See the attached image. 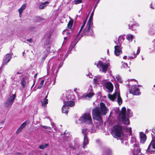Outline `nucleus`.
Listing matches in <instances>:
<instances>
[{"mask_svg":"<svg viewBox=\"0 0 155 155\" xmlns=\"http://www.w3.org/2000/svg\"><path fill=\"white\" fill-rule=\"evenodd\" d=\"M63 104L65 106L69 107H72L74 106L75 102L74 101H64Z\"/></svg>","mask_w":155,"mask_h":155,"instance_id":"f8f14e48","label":"nucleus"},{"mask_svg":"<svg viewBox=\"0 0 155 155\" xmlns=\"http://www.w3.org/2000/svg\"><path fill=\"white\" fill-rule=\"evenodd\" d=\"M49 2L48 1H45V2H42L39 6V8L40 9H42L44 8L45 7L47 6L46 4H48Z\"/></svg>","mask_w":155,"mask_h":155,"instance_id":"412c9836","label":"nucleus"},{"mask_svg":"<svg viewBox=\"0 0 155 155\" xmlns=\"http://www.w3.org/2000/svg\"><path fill=\"white\" fill-rule=\"evenodd\" d=\"M37 75V74H36L34 75V77H35Z\"/></svg>","mask_w":155,"mask_h":155,"instance_id":"603ef678","label":"nucleus"},{"mask_svg":"<svg viewBox=\"0 0 155 155\" xmlns=\"http://www.w3.org/2000/svg\"><path fill=\"white\" fill-rule=\"evenodd\" d=\"M26 124H27V123L26 122H24L21 125V127H22V128L23 129V128H24L25 127Z\"/></svg>","mask_w":155,"mask_h":155,"instance_id":"72a5a7b5","label":"nucleus"},{"mask_svg":"<svg viewBox=\"0 0 155 155\" xmlns=\"http://www.w3.org/2000/svg\"><path fill=\"white\" fill-rule=\"evenodd\" d=\"M16 96V95L15 94L10 96L5 102V106L7 107L10 106L13 103Z\"/></svg>","mask_w":155,"mask_h":155,"instance_id":"1a4fd4ad","label":"nucleus"},{"mask_svg":"<svg viewBox=\"0 0 155 155\" xmlns=\"http://www.w3.org/2000/svg\"><path fill=\"white\" fill-rule=\"evenodd\" d=\"M68 107L65 106H64V104L62 108V113L67 114L68 113Z\"/></svg>","mask_w":155,"mask_h":155,"instance_id":"5701e85b","label":"nucleus"},{"mask_svg":"<svg viewBox=\"0 0 155 155\" xmlns=\"http://www.w3.org/2000/svg\"><path fill=\"white\" fill-rule=\"evenodd\" d=\"M122 53V50L120 46L116 45L114 47V53L116 56L120 55Z\"/></svg>","mask_w":155,"mask_h":155,"instance_id":"2eb2a0df","label":"nucleus"},{"mask_svg":"<svg viewBox=\"0 0 155 155\" xmlns=\"http://www.w3.org/2000/svg\"><path fill=\"white\" fill-rule=\"evenodd\" d=\"M110 65L109 63L104 64L102 61H99L97 66L98 67L99 65L102 68V72L106 73Z\"/></svg>","mask_w":155,"mask_h":155,"instance_id":"6e6552de","label":"nucleus"},{"mask_svg":"<svg viewBox=\"0 0 155 155\" xmlns=\"http://www.w3.org/2000/svg\"><path fill=\"white\" fill-rule=\"evenodd\" d=\"M103 155H112V151L109 148H105L103 151Z\"/></svg>","mask_w":155,"mask_h":155,"instance_id":"6ab92c4d","label":"nucleus"},{"mask_svg":"<svg viewBox=\"0 0 155 155\" xmlns=\"http://www.w3.org/2000/svg\"><path fill=\"white\" fill-rule=\"evenodd\" d=\"M133 145H134V147H135V148H139V144L138 143H136L134 144Z\"/></svg>","mask_w":155,"mask_h":155,"instance_id":"4c0bfd02","label":"nucleus"},{"mask_svg":"<svg viewBox=\"0 0 155 155\" xmlns=\"http://www.w3.org/2000/svg\"><path fill=\"white\" fill-rule=\"evenodd\" d=\"M117 102L118 104L119 105H121L122 103V100L121 97H120V93L119 92L117 94Z\"/></svg>","mask_w":155,"mask_h":155,"instance_id":"b1692460","label":"nucleus"},{"mask_svg":"<svg viewBox=\"0 0 155 155\" xmlns=\"http://www.w3.org/2000/svg\"><path fill=\"white\" fill-rule=\"evenodd\" d=\"M26 6V4H23L21 7L18 9V11L20 14L21 13L23 10L25 9Z\"/></svg>","mask_w":155,"mask_h":155,"instance_id":"393cba45","label":"nucleus"},{"mask_svg":"<svg viewBox=\"0 0 155 155\" xmlns=\"http://www.w3.org/2000/svg\"><path fill=\"white\" fill-rule=\"evenodd\" d=\"M73 2H74V4L76 5L79 4L82 2L81 0H74Z\"/></svg>","mask_w":155,"mask_h":155,"instance_id":"2f4dec72","label":"nucleus"},{"mask_svg":"<svg viewBox=\"0 0 155 155\" xmlns=\"http://www.w3.org/2000/svg\"><path fill=\"white\" fill-rule=\"evenodd\" d=\"M82 29L80 28V30L79 31V32H78V35L80 34V33L81 32V31H82Z\"/></svg>","mask_w":155,"mask_h":155,"instance_id":"09e8293b","label":"nucleus"},{"mask_svg":"<svg viewBox=\"0 0 155 155\" xmlns=\"http://www.w3.org/2000/svg\"><path fill=\"white\" fill-rule=\"evenodd\" d=\"M132 54H135V52H133L132 53Z\"/></svg>","mask_w":155,"mask_h":155,"instance_id":"5fc2aeb1","label":"nucleus"},{"mask_svg":"<svg viewBox=\"0 0 155 155\" xmlns=\"http://www.w3.org/2000/svg\"><path fill=\"white\" fill-rule=\"evenodd\" d=\"M91 25L87 24L86 25L84 29L83 34L84 35L87 36H91L94 33L92 30L91 29Z\"/></svg>","mask_w":155,"mask_h":155,"instance_id":"39448f33","label":"nucleus"},{"mask_svg":"<svg viewBox=\"0 0 155 155\" xmlns=\"http://www.w3.org/2000/svg\"><path fill=\"white\" fill-rule=\"evenodd\" d=\"M120 115H121L122 121L124 124L126 125H129L130 124V121L128 119L126 118V108L125 107H123L121 109V114L119 113Z\"/></svg>","mask_w":155,"mask_h":155,"instance_id":"20e7f679","label":"nucleus"},{"mask_svg":"<svg viewBox=\"0 0 155 155\" xmlns=\"http://www.w3.org/2000/svg\"><path fill=\"white\" fill-rule=\"evenodd\" d=\"M116 78L118 81H119V80H120V78L119 76H117L116 77Z\"/></svg>","mask_w":155,"mask_h":155,"instance_id":"37998d69","label":"nucleus"},{"mask_svg":"<svg viewBox=\"0 0 155 155\" xmlns=\"http://www.w3.org/2000/svg\"><path fill=\"white\" fill-rule=\"evenodd\" d=\"M45 155H48V154H46H46H45Z\"/></svg>","mask_w":155,"mask_h":155,"instance_id":"052dcab7","label":"nucleus"},{"mask_svg":"<svg viewBox=\"0 0 155 155\" xmlns=\"http://www.w3.org/2000/svg\"><path fill=\"white\" fill-rule=\"evenodd\" d=\"M87 18H88V16H87V18H86V20H84V21H83V24L82 25H85L86 23V22L87 21Z\"/></svg>","mask_w":155,"mask_h":155,"instance_id":"58836bf2","label":"nucleus"},{"mask_svg":"<svg viewBox=\"0 0 155 155\" xmlns=\"http://www.w3.org/2000/svg\"><path fill=\"white\" fill-rule=\"evenodd\" d=\"M123 59H127V56H124V57H123Z\"/></svg>","mask_w":155,"mask_h":155,"instance_id":"de8ad7c7","label":"nucleus"},{"mask_svg":"<svg viewBox=\"0 0 155 155\" xmlns=\"http://www.w3.org/2000/svg\"><path fill=\"white\" fill-rule=\"evenodd\" d=\"M22 129V127H19L17 130L16 132V133L17 134H18L20 132H21V131Z\"/></svg>","mask_w":155,"mask_h":155,"instance_id":"473e14b6","label":"nucleus"},{"mask_svg":"<svg viewBox=\"0 0 155 155\" xmlns=\"http://www.w3.org/2000/svg\"><path fill=\"white\" fill-rule=\"evenodd\" d=\"M12 58V55L10 54H6L4 59V62L3 65H5L8 63Z\"/></svg>","mask_w":155,"mask_h":155,"instance_id":"dca6fc26","label":"nucleus"},{"mask_svg":"<svg viewBox=\"0 0 155 155\" xmlns=\"http://www.w3.org/2000/svg\"><path fill=\"white\" fill-rule=\"evenodd\" d=\"M132 25V24L131 25H128V26L129 27V28L130 29H132V27H133V25Z\"/></svg>","mask_w":155,"mask_h":155,"instance_id":"a19ab883","label":"nucleus"},{"mask_svg":"<svg viewBox=\"0 0 155 155\" xmlns=\"http://www.w3.org/2000/svg\"><path fill=\"white\" fill-rule=\"evenodd\" d=\"M21 83V86H22L23 87V88H25V80L24 78H22Z\"/></svg>","mask_w":155,"mask_h":155,"instance_id":"c756f323","label":"nucleus"},{"mask_svg":"<svg viewBox=\"0 0 155 155\" xmlns=\"http://www.w3.org/2000/svg\"><path fill=\"white\" fill-rule=\"evenodd\" d=\"M93 15H94V10L91 13L90 15V18L88 20V21H87V24L91 25L92 21V20Z\"/></svg>","mask_w":155,"mask_h":155,"instance_id":"a878e982","label":"nucleus"},{"mask_svg":"<svg viewBox=\"0 0 155 155\" xmlns=\"http://www.w3.org/2000/svg\"><path fill=\"white\" fill-rule=\"evenodd\" d=\"M125 64H126V65L127 64V63H125Z\"/></svg>","mask_w":155,"mask_h":155,"instance_id":"13d9d810","label":"nucleus"},{"mask_svg":"<svg viewBox=\"0 0 155 155\" xmlns=\"http://www.w3.org/2000/svg\"><path fill=\"white\" fill-rule=\"evenodd\" d=\"M152 140L147 148V150L149 152H155V135L152 134Z\"/></svg>","mask_w":155,"mask_h":155,"instance_id":"0eeeda50","label":"nucleus"},{"mask_svg":"<svg viewBox=\"0 0 155 155\" xmlns=\"http://www.w3.org/2000/svg\"><path fill=\"white\" fill-rule=\"evenodd\" d=\"M86 129H82V133L84 135V134L85 133H87V135L88 134V133L86 132Z\"/></svg>","mask_w":155,"mask_h":155,"instance_id":"e433bc0d","label":"nucleus"},{"mask_svg":"<svg viewBox=\"0 0 155 155\" xmlns=\"http://www.w3.org/2000/svg\"><path fill=\"white\" fill-rule=\"evenodd\" d=\"M43 127L44 129H49V128H50V127H47V126H43Z\"/></svg>","mask_w":155,"mask_h":155,"instance_id":"c03bdc74","label":"nucleus"},{"mask_svg":"<svg viewBox=\"0 0 155 155\" xmlns=\"http://www.w3.org/2000/svg\"><path fill=\"white\" fill-rule=\"evenodd\" d=\"M26 41L29 42L30 43H31L32 41V38H30L29 39H27Z\"/></svg>","mask_w":155,"mask_h":155,"instance_id":"ea45409f","label":"nucleus"},{"mask_svg":"<svg viewBox=\"0 0 155 155\" xmlns=\"http://www.w3.org/2000/svg\"><path fill=\"white\" fill-rule=\"evenodd\" d=\"M74 20L72 19L70 20L68 22L67 25V28L70 29L72 30V27L73 25ZM72 31V30H71Z\"/></svg>","mask_w":155,"mask_h":155,"instance_id":"4be33fe9","label":"nucleus"},{"mask_svg":"<svg viewBox=\"0 0 155 155\" xmlns=\"http://www.w3.org/2000/svg\"><path fill=\"white\" fill-rule=\"evenodd\" d=\"M129 88V93L134 95H140L141 93L139 89L136 86H130Z\"/></svg>","mask_w":155,"mask_h":155,"instance_id":"423d86ee","label":"nucleus"},{"mask_svg":"<svg viewBox=\"0 0 155 155\" xmlns=\"http://www.w3.org/2000/svg\"><path fill=\"white\" fill-rule=\"evenodd\" d=\"M136 141V139L135 137H133L131 138V140L130 141V143H133Z\"/></svg>","mask_w":155,"mask_h":155,"instance_id":"c9c22d12","label":"nucleus"},{"mask_svg":"<svg viewBox=\"0 0 155 155\" xmlns=\"http://www.w3.org/2000/svg\"><path fill=\"white\" fill-rule=\"evenodd\" d=\"M130 134H131V130H130Z\"/></svg>","mask_w":155,"mask_h":155,"instance_id":"4d7b16f0","label":"nucleus"},{"mask_svg":"<svg viewBox=\"0 0 155 155\" xmlns=\"http://www.w3.org/2000/svg\"><path fill=\"white\" fill-rule=\"evenodd\" d=\"M89 140L87 136V134H84V141L83 142L82 147L84 149L85 148V147L88 144Z\"/></svg>","mask_w":155,"mask_h":155,"instance_id":"4468645a","label":"nucleus"},{"mask_svg":"<svg viewBox=\"0 0 155 155\" xmlns=\"http://www.w3.org/2000/svg\"><path fill=\"white\" fill-rule=\"evenodd\" d=\"M127 39L129 40L132 41L133 39V36L131 35H129L127 36Z\"/></svg>","mask_w":155,"mask_h":155,"instance_id":"7c9ffc66","label":"nucleus"},{"mask_svg":"<svg viewBox=\"0 0 155 155\" xmlns=\"http://www.w3.org/2000/svg\"><path fill=\"white\" fill-rule=\"evenodd\" d=\"M140 52V50L139 49H138L137 52L136 54H135L134 56L132 57L133 58H135L136 57V56L139 54Z\"/></svg>","mask_w":155,"mask_h":155,"instance_id":"f704fd0d","label":"nucleus"},{"mask_svg":"<svg viewBox=\"0 0 155 155\" xmlns=\"http://www.w3.org/2000/svg\"><path fill=\"white\" fill-rule=\"evenodd\" d=\"M154 87H155V85H154Z\"/></svg>","mask_w":155,"mask_h":155,"instance_id":"680f3d73","label":"nucleus"},{"mask_svg":"<svg viewBox=\"0 0 155 155\" xmlns=\"http://www.w3.org/2000/svg\"><path fill=\"white\" fill-rule=\"evenodd\" d=\"M92 114L94 119L99 122H101L102 121L99 107H97L93 108L92 110Z\"/></svg>","mask_w":155,"mask_h":155,"instance_id":"f03ea898","label":"nucleus"},{"mask_svg":"<svg viewBox=\"0 0 155 155\" xmlns=\"http://www.w3.org/2000/svg\"><path fill=\"white\" fill-rule=\"evenodd\" d=\"M49 144L48 143H45L44 144H42L40 145L39 146V147L40 149H43L47 147L48 146Z\"/></svg>","mask_w":155,"mask_h":155,"instance_id":"cd10ccee","label":"nucleus"},{"mask_svg":"<svg viewBox=\"0 0 155 155\" xmlns=\"http://www.w3.org/2000/svg\"><path fill=\"white\" fill-rule=\"evenodd\" d=\"M63 63H60L58 65V69L60 68L62 66V65Z\"/></svg>","mask_w":155,"mask_h":155,"instance_id":"a18cd8bd","label":"nucleus"},{"mask_svg":"<svg viewBox=\"0 0 155 155\" xmlns=\"http://www.w3.org/2000/svg\"><path fill=\"white\" fill-rule=\"evenodd\" d=\"M140 143H144L147 139V136L143 132H140Z\"/></svg>","mask_w":155,"mask_h":155,"instance_id":"ddd939ff","label":"nucleus"},{"mask_svg":"<svg viewBox=\"0 0 155 155\" xmlns=\"http://www.w3.org/2000/svg\"><path fill=\"white\" fill-rule=\"evenodd\" d=\"M105 87L108 90L109 92H112L114 89V86L112 83L109 81H107L105 83Z\"/></svg>","mask_w":155,"mask_h":155,"instance_id":"9d476101","label":"nucleus"},{"mask_svg":"<svg viewBox=\"0 0 155 155\" xmlns=\"http://www.w3.org/2000/svg\"><path fill=\"white\" fill-rule=\"evenodd\" d=\"M151 131L154 134H155V127H154L152 129Z\"/></svg>","mask_w":155,"mask_h":155,"instance_id":"79ce46f5","label":"nucleus"},{"mask_svg":"<svg viewBox=\"0 0 155 155\" xmlns=\"http://www.w3.org/2000/svg\"><path fill=\"white\" fill-rule=\"evenodd\" d=\"M141 149L140 148H135L133 150V155H140Z\"/></svg>","mask_w":155,"mask_h":155,"instance_id":"aec40b11","label":"nucleus"},{"mask_svg":"<svg viewBox=\"0 0 155 155\" xmlns=\"http://www.w3.org/2000/svg\"><path fill=\"white\" fill-rule=\"evenodd\" d=\"M44 81V80L41 81L39 85L37 87V89H40L43 87Z\"/></svg>","mask_w":155,"mask_h":155,"instance_id":"c85d7f7f","label":"nucleus"},{"mask_svg":"<svg viewBox=\"0 0 155 155\" xmlns=\"http://www.w3.org/2000/svg\"><path fill=\"white\" fill-rule=\"evenodd\" d=\"M21 74V73H20L19 72H18L17 73V74Z\"/></svg>","mask_w":155,"mask_h":155,"instance_id":"8fccbe9b","label":"nucleus"},{"mask_svg":"<svg viewBox=\"0 0 155 155\" xmlns=\"http://www.w3.org/2000/svg\"><path fill=\"white\" fill-rule=\"evenodd\" d=\"M84 25H82L81 27V28L83 29V28H84Z\"/></svg>","mask_w":155,"mask_h":155,"instance_id":"49530a36","label":"nucleus"},{"mask_svg":"<svg viewBox=\"0 0 155 155\" xmlns=\"http://www.w3.org/2000/svg\"><path fill=\"white\" fill-rule=\"evenodd\" d=\"M95 94L93 92H90L89 93L87 94L85 96V98H91L92 96H94Z\"/></svg>","mask_w":155,"mask_h":155,"instance_id":"bb28decb","label":"nucleus"},{"mask_svg":"<svg viewBox=\"0 0 155 155\" xmlns=\"http://www.w3.org/2000/svg\"><path fill=\"white\" fill-rule=\"evenodd\" d=\"M118 93L117 92H115L112 95L109 94L108 95V98L113 101H114L116 99Z\"/></svg>","mask_w":155,"mask_h":155,"instance_id":"f3484780","label":"nucleus"},{"mask_svg":"<svg viewBox=\"0 0 155 155\" xmlns=\"http://www.w3.org/2000/svg\"><path fill=\"white\" fill-rule=\"evenodd\" d=\"M97 6V4H96L94 6V9L96 7V6Z\"/></svg>","mask_w":155,"mask_h":155,"instance_id":"864d4df0","label":"nucleus"},{"mask_svg":"<svg viewBox=\"0 0 155 155\" xmlns=\"http://www.w3.org/2000/svg\"><path fill=\"white\" fill-rule=\"evenodd\" d=\"M101 112L103 115H105L107 112V108L104 103L102 102L100 103Z\"/></svg>","mask_w":155,"mask_h":155,"instance_id":"9b49d317","label":"nucleus"},{"mask_svg":"<svg viewBox=\"0 0 155 155\" xmlns=\"http://www.w3.org/2000/svg\"><path fill=\"white\" fill-rule=\"evenodd\" d=\"M72 148L73 150H75V149H76L75 148V147H72Z\"/></svg>","mask_w":155,"mask_h":155,"instance_id":"3c124183","label":"nucleus"},{"mask_svg":"<svg viewBox=\"0 0 155 155\" xmlns=\"http://www.w3.org/2000/svg\"><path fill=\"white\" fill-rule=\"evenodd\" d=\"M55 80V78H54V80Z\"/></svg>","mask_w":155,"mask_h":155,"instance_id":"bf43d9fd","label":"nucleus"},{"mask_svg":"<svg viewBox=\"0 0 155 155\" xmlns=\"http://www.w3.org/2000/svg\"><path fill=\"white\" fill-rule=\"evenodd\" d=\"M111 134L114 138L121 137L123 135V128L122 126L119 124H117L114 126Z\"/></svg>","mask_w":155,"mask_h":155,"instance_id":"f257e3e1","label":"nucleus"},{"mask_svg":"<svg viewBox=\"0 0 155 155\" xmlns=\"http://www.w3.org/2000/svg\"><path fill=\"white\" fill-rule=\"evenodd\" d=\"M98 3V1H97V3H96V4L97 5V4Z\"/></svg>","mask_w":155,"mask_h":155,"instance_id":"6e6d98bb","label":"nucleus"},{"mask_svg":"<svg viewBox=\"0 0 155 155\" xmlns=\"http://www.w3.org/2000/svg\"><path fill=\"white\" fill-rule=\"evenodd\" d=\"M48 95H47L43 101H40L41 106L45 108L47 107V105L48 104V100L47 99Z\"/></svg>","mask_w":155,"mask_h":155,"instance_id":"a211bd4d","label":"nucleus"},{"mask_svg":"<svg viewBox=\"0 0 155 155\" xmlns=\"http://www.w3.org/2000/svg\"><path fill=\"white\" fill-rule=\"evenodd\" d=\"M80 120L88 124L92 123V118L90 113H85L80 117Z\"/></svg>","mask_w":155,"mask_h":155,"instance_id":"7ed1b4c3","label":"nucleus"}]
</instances>
